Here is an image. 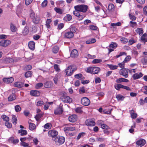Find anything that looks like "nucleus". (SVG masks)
I'll list each match as a JSON object with an SVG mask.
<instances>
[{
  "label": "nucleus",
  "mask_w": 147,
  "mask_h": 147,
  "mask_svg": "<svg viewBox=\"0 0 147 147\" xmlns=\"http://www.w3.org/2000/svg\"><path fill=\"white\" fill-rule=\"evenodd\" d=\"M52 125L51 123H47L44 125V128L47 129H50L51 128Z\"/></svg>",
  "instance_id": "a19ab883"
},
{
  "label": "nucleus",
  "mask_w": 147,
  "mask_h": 147,
  "mask_svg": "<svg viewBox=\"0 0 147 147\" xmlns=\"http://www.w3.org/2000/svg\"><path fill=\"white\" fill-rule=\"evenodd\" d=\"M15 109L16 112H18L21 110V108L20 105H17L15 106Z\"/></svg>",
  "instance_id": "6e6d98bb"
},
{
  "label": "nucleus",
  "mask_w": 147,
  "mask_h": 147,
  "mask_svg": "<svg viewBox=\"0 0 147 147\" xmlns=\"http://www.w3.org/2000/svg\"><path fill=\"white\" fill-rule=\"evenodd\" d=\"M135 31L140 36L142 35L144 32L143 29L140 28H138L136 29Z\"/></svg>",
  "instance_id": "bb28decb"
},
{
  "label": "nucleus",
  "mask_w": 147,
  "mask_h": 147,
  "mask_svg": "<svg viewBox=\"0 0 147 147\" xmlns=\"http://www.w3.org/2000/svg\"><path fill=\"white\" fill-rule=\"evenodd\" d=\"M35 43L33 41H30L28 43V47L32 50H34L35 48Z\"/></svg>",
  "instance_id": "393cba45"
},
{
  "label": "nucleus",
  "mask_w": 147,
  "mask_h": 147,
  "mask_svg": "<svg viewBox=\"0 0 147 147\" xmlns=\"http://www.w3.org/2000/svg\"><path fill=\"white\" fill-rule=\"evenodd\" d=\"M115 8L114 5L113 4H110L109 5L108 7V9L110 11H113L114 10Z\"/></svg>",
  "instance_id": "a18cd8bd"
},
{
  "label": "nucleus",
  "mask_w": 147,
  "mask_h": 147,
  "mask_svg": "<svg viewBox=\"0 0 147 147\" xmlns=\"http://www.w3.org/2000/svg\"><path fill=\"white\" fill-rule=\"evenodd\" d=\"M74 8L75 10L79 11L80 12L84 13L87 11L88 6L86 5H79L75 6Z\"/></svg>",
  "instance_id": "7ed1b4c3"
},
{
  "label": "nucleus",
  "mask_w": 147,
  "mask_h": 147,
  "mask_svg": "<svg viewBox=\"0 0 147 147\" xmlns=\"http://www.w3.org/2000/svg\"><path fill=\"white\" fill-rule=\"evenodd\" d=\"M89 28L91 30H97L98 28V27L94 25L90 26H89Z\"/></svg>",
  "instance_id": "69168bd1"
},
{
  "label": "nucleus",
  "mask_w": 147,
  "mask_h": 147,
  "mask_svg": "<svg viewBox=\"0 0 147 147\" xmlns=\"http://www.w3.org/2000/svg\"><path fill=\"white\" fill-rule=\"evenodd\" d=\"M3 82L7 84H9L12 83L14 81V79L13 77L5 78L3 79Z\"/></svg>",
  "instance_id": "ddd939ff"
},
{
  "label": "nucleus",
  "mask_w": 147,
  "mask_h": 147,
  "mask_svg": "<svg viewBox=\"0 0 147 147\" xmlns=\"http://www.w3.org/2000/svg\"><path fill=\"white\" fill-rule=\"evenodd\" d=\"M43 84L42 83H39L37 84L35 86V88L37 89H39L42 86Z\"/></svg>",
  "instance_id": "13d9d810"
},
{
  "label": "nucleus",
  "mask_w": 147,
  "mask_h": 147,
  "mask_svg": "<svg viewBox=\"0 0 147 147\" xmlns=\"http://www.w3.org/2000/svg\"><path fill=\"white\" fill-rule=\"evenodd\" d=\"M52 20L51 19H47L46 22L45 26L48 29H50L51 28V24L52 22Z\"/></svg>",
  "instance_id": "4be33fe9"
},
{
  "label": "nucleus",
  "mask_w": 147,
  "mask_h": 147,
  "mask_svg": "<svg viewBox=\"0 0 147 147\" xmlns=\"http://www.w3.org/2000/svg\"><path fill=\"white\" fill-rule=\"evenodd\" d=\"M1 118L3 119V120L5 121L8 122L9 120V118L5 115H2L1 116Z\"/></svg>",
  "instance_id": "79ce46f5"
},
{
  "label": "nucleus",
  "mask_w": 147,
  "mask_h": 147,
  "mask_svg": "<svg viewBox=\"0 0 147 147\" xmlns=\"http://www.w3.org/2000/svg\"><path fill=\"white\" fill-rule=\"evenodd\" d=\"M54 10L56 12L59 14H61L62 13L63 11L61 9L59 8L55 7L54 8Z\"/></svg>",
  "instance_id": "ea45409f"
},
{
  "label": "nucleus",
  "mask_w": 147,
  "mask_h": 147,
  "mask_svg": "<svg viewBox=\"0 0 147 147\" xmlns=\"http://www.w3.org/2000/svg\"><path fill=\"white\" fill-rule=\"evenodd\" d=\"M32 72L31 71H29L26 72L25 74V76L26 78L31 77L32 75Z\"/></svg>",
  "instance_id": "3c124183"
},
{
  "label": "nucleus",
  "mask_w": 147,
  "mask_h": 147,
  "mask_svg": "<svg viewBox=\"0 0 147 147\" xmlns=\"http://www.w3.org/2000/svg\"><path fill=\"white\" fill-rule=\"evenodd\" d=\"M123 85L119 84H116L114 85L115 88L117 90H119L120 88H122Z\"/></svg>",
  "instance_id": "f704fd0d"
},
{
  "label": "nucleus",
  "mask_w": 147,
  "mask_h": 147,
  "mask_svg": "<svg viewBox=\"0 0 147 147\" xmlns=\"http://www.w3.org/2000/svg\"><path fill=\"white\" fill-rule=\"evenodd\" d=\"M86 71L88 73L96 74L100 71V69L98 67H91L87 68Z\"/></svg>",
  "instance_id": "f03ea898"
},
{
  "label": "nucleus",
  "mask_w": 147,
  "mask_h": 147,
  "mask_svg": "<svg viewBox=\"0 0 147 147\" xmlns=\"http://www.w3.org/2000/svg\"><path fill=\"white\" fill-rule=\"evenodd\" d=\"M116 98L118 100H122L124 97L121 95L118 94L116 96Z\"/></svg>",
  "instance_id": "09e8293b"
},
{
  "label": "nucleus",
  "mask_w": 147,
  "mask_h": 147,
  "mask_svg": "<svg viewBox=\"0 0 147 147\" xmlns=\"http://www.w3.org/2000/svg\"><path fill=\"white\" fill-rule=\"evenodd\" d=\"M77 119V116L75 115H73L70 116L68 118L69 120L71 122H74L76 121Z\"/></svg>",
  "instance_id": "4468645a"
},
{
  "label": "nucleus",
  "mask_w": 147,
  "mask_h": 147,
  "mask_svg": "<svg viewBox=\"0 0 147 147\" xmlns=\"http://www.w3.org/2000/svg\"><path fill=\"white\" fill-rule=\"evenodd\" d=\"M16 98V96L14 94H11L8 97V100L9 101H12Z\"/></svg>",
  "instance_id": "7c9ffc66"
},
{
  "label": "nucleus",
  "mask_w": 147,
  "mask_h": 147,
  "mask_svg": "<svg viewBox=\"0 0 147 147\" xmlns=\"http://www.w3.org/2000/svg\"><path fill=\"white\" fill-rule=\"evenodd\" d=\"M63 112V110L62 107H59L57 108L54 111L55 115H60Z\"/></svg>",
  "instance_id": "a211bd4d"
},
{
  "label": "nucleus",
  "mask_w": 147,
  "mask_h": 147,
  "mask_svg": "<svg viewBox=\"0 0 147 147\" xmlns=\"http://www.w3.org/2000/svg\"><path fill=\"white\" fill-rule=\"evenodd\" d=\"M69 29L70 31L71 32H72L73 34L77 30L76 28L73 25H71L69 28Z\"/></svg>",
  "instance_id": "c756f323"
},
{
  "label": "nucleus",
  "mask_w": 147,
  "mask_h": 147,
  "mask_svg": "<svg viewBox=\"0 0 147 147\" xmlns=\"http://www.w3.org/2000/svg\"><path fill=\"white\" fill-rule=\"evenodd\" d=\"M130 114L131 118L133 119H135L137 117V114L134 113V111L133 110H132L131 111Z\"/></svg>",
  "instance_id": "e433bc0d"
},
{
  "label": "nucleus",
  "mask_w": 147,
  "mask_h": 147,
  "mask_svg": "<svg viewBox=\"0 0 147 147\" xmlns=\"http://www.w3.org/2000/svg\"><path fill=\"white\" fill-rule=\"evenodd\" d=\"M129 81L128 80L123 78H121L117 79L116 80V82L117 83H120L122 82H129Z\"/></svg>",
  "instance_id": "5701e85b"
},
{
  "label": "nucleus",
  "mask_w": 147,
  "mask_h": 147,
  "mask_svg": "<svg viewBox=\"0 0 147 147\" xmlns=\"http://www.w3.org/2000/svg\"><path fill=\"white\" fill-rule=\"evenodd\" d=\"M144 14L147 16V6H145L143 8Z\"/></svg>",
  "instance_id": "774afa93"
},
{
  "label": "nucleus",
  "mask_w": 147,
  "mask_h": 147,
  "mask_svg": "<svg viewBox=\"0 0 147 147\" xmlns=\"http://www.w3.org/2000/svg\"><path fill=\"white\" fill-rule=\"evenodd\" d=\"M30 16L34 23L37 24L40 21L39 17L36 15L32 9L30 10Z\"/></svg>",
  "instance_id": "f257e3e1"
},
{
  "label": "nucleus",
  "mask_w": 147,
  "mask_h": 147,
  "mask_svg": "<svg viewBox=\"0 0 147 147\" xmlns=\"http://www.w3.org/2000/svg\"><path fill=\"white\" fill-rule=\"evenodd\" d=\"M74 36V34L70 31L65 32L64 34V37L68 38H72Z\"/></svg>",
  "instance_id": "2eb2a0df"
},
{
  "label": "nucleus",
  "mask_w": 147,
  "mask_h": 147,
  "mask_svg": "<svg viewBox=\"0 0 147 147\" xmlns=\"http://www.w3.org/2000/svg\"><path fill=\"white\" fill-rule=\"evenodd\" d=\"M135 128V124H134V125L131 126V128L129 129V131L130 133H132L134 131V128Z\"/></svg>",
  "instance_id": "e2e57ef3"
},
{
  "label": "nucleus",
  "mask_w": 147,
  "mask_h": 147,
  "mask_svg": "<svg viewBox=\"0 0 147 147\" xmlns=\"http://www.w3.org/2000/svg\"><path fill=\"white\" fill-rule=\"evenodd\" d=\"M74 77L80 80H83L85 79L84 77L82 75L80 74L75 75Z\"/></svg>",
  "instance_id": "cd10ccee"
},
{
  "label": "nucleus",
  "mask_w": 147,
  "mask_h": 147,
  "mask_svg": "<svg viewBox=\"0 0 147 147\" xmlns=\"http://www.w3.org/2000/svg\"><path fill=\"white\" fill-rule=\"evenodd\" d=\"M36 128V125L35 124L33 123H29V129L31 130H34Z\"/></svg>",
  "instance_id": "58836bf2"
},
{
  "label": "nucleus",
  "mask_w": 147,
  "mask_h": 147,
  "mask_svg": "<svg viewBox=\"0 0 147 147\" xmlns=\"http://www.w3.org/2000/svg\"><path fill=\"white\" fill-rule=\"evenodd\" d=\"M143 57H144L142 60V63L144 64H147V56L145 57L143 56Z\"/></svg>",
  "instance_id": "052dcab7"
},
{
  "label": "nucleus",
  "mask_w": 147,
  "mask_h": 147,
  "mask_svg": "<svg viewBox=\"0 0 147 147\" xmlns=\"http://www.w3.org/2000/svg\"><path fill=\"white\" fill-rule=\"evenodd\" d=\"M76 112L78 113H81L82 112L81 110V108L80 107H79L76 108L75 109Z\"/></svg>",
  "instance_id": "0e129e2a"
},
{
  "label": "nucleus",
  "mask_w": 147,
  "mask_h": 147,
  "mask_svg": "<svg viewBox=\"0 0 147 147\" xmlns=\"http://www.w3.org/2000/svg\"><path fill=\"white\" fill-rule=\"evenodd\" d=\"M30 94L31 95L38 96H39L40 94V92L38 90H31L30 92Z\"/></svg>",
  "instance_id": "6ab92c4d"
},
{
  "label": "nucleus",
  "mask_w": 147,
  "mask_h": 147,
  "mask_svg": "<svg viewBox=\"0 0 147 147\" xmlns=\"http://www.w3.org/2000/svg\"><path fill=\"white\" fill-rule=\"evenodd\" d=\"M117 46V44L114 42H112L111 44L109 45V47L110 48L113 49H115Z\"/></svg>",
  "instance_id": "4c0bfd02"
},
{
  "label": "nucleus",
  "mask_w": 147,
  "mask_h": 147,
  "mask_svg": "<svg viewBox=\"0 0 147 147\" xmlns=\"http://www.w3.org/2000/svg\"><path fill=\"white\" fill-rule=\"evenodd\" d=\"M19 133H20L21 136H24L26 135L27 134V131L26 130L24 129H20L18 131Z\"/></svg>",
  "instance_id": "473e14b6"
},
{
  "label": "nucleus",
  "mask_w": 147,
  "mask_h": 147,
  "mask_svg": "<svg viewBox=\"0 0 147 147\" xmlns=\"http://www.w3.org/2000/svg\"><path fill=\"white\" fill-rule=\"evenodd\" d=\"M129 16L130 19L132 21H135L136 19V17L132 13H129Z\"/></svg>",
  "instance_id": "49530a36"
},
{
  "label": "nucleus",
  "mask_w": 147,
  "mask_h": 147,
  "mask_svg": "<svg viewBox=\"0 0 147 147\" xmlns=\"http://www.w3.org/2000/svg\"><path fill=\"white\" fill-rule=\"evenodd\" d=\"M120 41L122 43L124 44L126 43L128 41V40L125 37H122L120 39Z\"/></svg>",
  "instance_id": "de8ad7c7"
},
{
  "label": "nucleus",
  "mask_w": 147,
  "mask_h": 147,
  "mask_svg": "<svg viewBox=\"0 0 147 147\" xmlns=\"http://www.w3.org/2000/svg\"><path fill=\"white\" fill-rule=\"evenodd\" d=\"M59 49L58 47L57 46H55L52 49L53 52L55 54L57 53L58 52Z\"/></svg>",
  "instance_id": "c03bdc74"
},
{
  "label": "nucleus",
  "mask_w": 147,
  "mask_h": 147,
  "mask_svg": "<svg viewBox=\"0 0 147 147\" xmlns=\"http://www.w3.org/2000/svg\"><path fill=\"white\" fill-rule=\"evenodd\" d=\"M143 76V74L142 73L140 72L139 74L137 73L134 74L133 75L132 77L134 80H135L140 78L142 77Z\"/></svg>",
  "instance_id": "dca6fc26"
},
{
  "label": "nucleus",
  "mask_w": 147,
  "mask_h": 147,
  "mask_svg": "<svg viewBox=\"0 0 147 147\" xmlns=\"http://www.w3.org/2000/svg\"><path fill=\"white\" fill-rule=\"evenodd\" d=\"M44 102L43 101L40 100L38 101L37 102L36 105L38 107L41 106L42 105H44Z\"/></svg>",
  "instance_id": "680f3d73"
},
{
  "label": "nucleus",
  "mask_w": 147,
  "mask_h": 147,
  "mask_svg": "<svg viewBox=\"0 0 147 147\" xmlns=\"http://www.w3.org/2000/svg\"><path fill=\"white\" fill-rule=\"evenodd\" d=\"M10 28L12 32H15L17 31V29L16 26L12 23L10 24Z\"/></svg>",
  "instance_id": "a878e982"
},
{
  "label": "nucleus",
  "mask_w": 147,
  "mask_h": 147,
  "mask_svg": "<svg viewBox=\"0 0 147 147\" xmlns=\"http://www.w3.org/2000/svg\"><path fill=\"white\" fill-rule=\"evenodd\" d=\"M76 128L72 126L67 125L63 129L64 131L67 132L68 131H72L75 130Z\"/></svg>",
  "instance_id": "9d476101"
},
{
  "label": "nucleus",
  "mask_w": 147,
  "mask_h": 147,
  "mask_svg": "<svg viewBox=\"0 0 147 147\" xmlns=\"http://www.w3.org/2000/svg\"><path fill=\"white\" fill-rule=\"evenodd\" d=\"M81 103L84 105L88 106L90 104V100L88 98L83 97L81 99Z\"/></svg>",
  "instance_id": "0eeeda50"
},
{
  "label": "nucleus",
  "mask_w": 147,
  "mask_h": 147,
  "mask_svg": "<svg viewBox=\"0 0 147 147\" xmlns=\"http://www.w3.org/2000/svg\"><path fill=\"white\" fill-rule=\"evenodd\" d=\"M24 85V83L22 82H15L13 84V86L14 87L18 88H21L23 87Z\"/></svg>",
  "instance_id": "f3484780"
},
{
  "label": "nucleus",
  "mask_w": 147,
  "mask_h": 147,
  "mask_svg": "<svg viewBox=\"0 0 147 147\" xmlns=\"http://www.w3.org/2000/svg\"><path fill=\"white\" fill-rule=\"evenodd\" d=\"M141 40L144 42H147V34H144L141 36Z\"/></svg>",
  "instance_id": "c85d7f7f"
},
{
  "label": "nucleus",
  "mask_w": 147,
  "mask_h": 147,
  "mask_svg": "<svg viewBox=\"0 0 147 147\" xmlns=\"http://www.w3.org/2000/svg\"><path fill=\"white\" fill-rule=\"evenodd\" d=\"M56 143L58 145H60L63 144L65 142V138L64 137L61 136L57 137L55 140Z\"/></svg>",
  "instance_id": "423d86ee"
},
{
  "label": "nucleus",
  "mask_w": 147,
  "mask_h": 147,
  "mask_svg": "<svg viewBox=\"0 0 147 147\" xmlns=\"http://www.w3.org/2000/svg\"><path fill=\"white\" fill-rule=\"evenodd\" d=\"M29 32V30L27 28H24L22 31V34L23 35H25L28 34Z\"/></svg>",
  "instance_id": "864d4df0"
},
{
  "label": "nucleus",
  "mask_w": 147,
  "mask_h": 147,
  "mask_svg": "<svg viewBox=\"0 0 147 147\" xmlns=\"http://www.w3.org/2000/svg\"><path fill=\"white\" fill-rule=\"evenodd\" d=\"M102 60L100 59H95L92 61V63L93 64L98 63H101Z\"/></svg>",
  "instance_id": "37998d69"
},
{
  "label": "nucleus",
  "mask_w": 147,
  "mask_h": 147,
  "mask_svg": "<svg viewBox=\"0 0 147 147\" xmlns=\"http://www.w3.org/2000/svg\"><path fill=\"white\" fill-rule=\"evenodd\" d=\"M43 115V113H39L37 114L36 116L35 117V118L37 121H38L40 118Z\"/></svg>",
  "instance_id": "2f4dec72"
},
{
  "label": "nucleus",
  "mask_w": 147,
  "mask_h": 147,
  "mask_svg": "<svg viewBox=\"0 0 147 147\" xmlns=\"http://www.w3.org/2000/svg\"><path fill=\"white\" fill-rule=\"evenodd\" d=\"M44 86L46 88H50L53 85V83L51 81H48L44 84Z\"/></svg>",
  "instance_id": "aec40b11"
},
{
  "label": "nucleus",
  "mask_w": 147,
  "mask_h": 147,
  "mask_svg": "<svg viewBox=\"0 0 147 147\" xmlns=\"http://www.w3.org/2000/svg\"><path fill=\"white\" fill-rule=\"evenodd\" d=\"M64 18L66 20V21L67 20L69 21L71 20L72 18V17L71 15L69 14H68Z\"/></svg>",
  "instance_id": "603ef678"
},
{
  "label": "nucleus",
  "mask_w": 147,
  "mask_h": 147,
  "mask_svg": "<svg viewBox=\"0 0 147 147\" xmlns=\"http://www.w3.org/2000/svg\"><path fill=\"white\" fill-rule=\"evenodd\" d=\"M5 61L7 63H11L13 62L14 60L13 59L10 57H7L5 59Z\"/></svg>",
  "instance_id": "c9c22d12"
},
{
  "label": "nucleus",
  "mask_w": 147,
  "mask_h": 147,
  "mask_svg": "<svg viewBox=\"0 0 147 147\" xmlns=\"http://www.w3.org/2000/svg\"><path fill=\"white\" fill-rule=\"evenodd\" d=\"M76 68H75L72 69V66L71 65L69 66L65 70L66 75L68 76H71L74 71L76 70Z\"/></svg>",
  "instance_id": "39448f33"
},
{
  "label": "nucleus",
  "mask_w": 147,
  "mask_h": 147,
  "mask_svg": "<svg viewBox=\"0 0 147 147\" xmlns=\"http://www.w3.org/2000/svg\"><path fill=\"white\" fill-rule=\"evenodd\" d=\"M96 40L95 38H93L86 41V43L88 44H91L95 43Z\"/></svg>",
  "instance_id": "72a5a7b5"
},
{
  "label": "nucleus",
  "mask_w": 147,
  "mask_h": 147,
  "mask_svg": "<svg viewBox=\"0 0 147 147\" xmlns=\"http://www.w3.org/2000/svg\"><path fill=\"white\" fill-rule=\"evenodd\" d=\"M78 52L76 49H74L71 51V56L73 57H76L78 55Z\"/></svg>",
  "instance_id": "b1692460"
},
{
  "label": "nucleus",
  "mask_w": 147,
  "mask_h": 147,
  "mask_svg": "<svg viewBox=\"0 0 147 147\" xmlns=\"http://www.w3.org/2000/svg\"><path fill=\"white\" fill-rule=\"evenodd\" d=\"M48 134L49 137L55 138L58 134V132L55 130H50L48 132Z\"/></svg>",
  "instance_id": "1a4fd4ad"
},
{
  "label": "nucleus",
  "mask_w": 147,
  "mask_h": 147,
  "mask_svg": "<svg viewBox=\"0 0 147 147\" xmlns=\"http://www.w3.org/2000/svg\"><path fill=\"white\" fill-rule=\"evenodd\" d=\"M110 68L112 70L115 69H117L118 67V66L115 65H110L109 66Z\"/></svg>",
  "instance_id": "338daca9"
},
{
  "label": "nucleus",
  "mask_w": 147,
  "mask_h": 147,
  "mask_svg": "<svg viewBox=\"0 0 147 147\" xmlns=\"http://www.w3.org/2000/svg\"><path fill=\"white\" fill-rule=\"evenodd\" d=\"M101 127L102 129H107L109 128V127L107 125L103 123L101 124Z\"/></svg>",
  "instance_id": "bf43d9fd"
},
{
  "label": "nucleus",
  "mask_w": 147,
  "mask_h": 147,
  "mask_svg": "<svg viewBox=\"0 0 147 147\" xmlns=\"http://www.w3.org/2000/svg\"><path fill=\"white\" fill-rule=\"evenodd\" d=\"M136 42V40H134V39L132 38L128 41L129 45H131L134 43H135Z\"/></svg>",
  "instance_id": "4d7b16f0"
},
{
  "label": "nucleus",
  "mask_w": 147,
  "mask_h": 147,
  "mask_svg": "<svg viewBox=\"0 0 147 147\" xmlns=\"http://www.w3.org/2000/svg\"><path fill=\"white\" fill-rule=\"evenodd\" d=\"M60 98L63 102L65 103H71L72 101L71 98L69 96L65 95L64 93H63Z\"/></svg>",
  "instance_id": "20e7f679"
},
{
  "label": "nucleus",
  "mask_w": 147,
  "mask_h": 147,
  "mask_svg": "<svg viewBox=\"0 0 147 147\" xmlns=\"http://www.w3.org/2000/svg\"><path fill=\"white\" fill-rule=\"evenodd\" d=\"M10 42V41L8 40H2L0 42V45L1 46L5 47L8 45Z\"/></svg>",
  "instance_id": "f8f14e48"
},
{
  "label": "nucleus",
  "mask_w": 147,
  "mask_h": 147,
  "mask_svg": "<svg viewBox=\"0 0 147 147\" xmlns=\"http://www.w3.org/2000/svg\"><path fill=\"white\" fill-rule=\"evenodd\" d=\"M86 125L91 126H94L95 125V122L92 120H88L86 121Z\"/></svg>",
  "instance_id": "412c9836"
},
{
  "label": "nucleus",
  "mask_w": 147,
  "mask_h": 147,
  "mask_svg": "<svg viewBox=\"0 0 147 147\" xmlns=\"http://www.w3.org/2000/svg\"><path fill=\"white\" fill-rule=\"evenodd\" d=\"M130 26L132 28H134L136 27L137 26V23L136 22H134L132 21H130L129 23Z\"/></svg>",
  "instance_id": "8fccbe9b"
},
{
  "label": "nucleus",
  "mask_w": 147,
  "mask_h": 147,
  "mask_svg": "<svg viewBox=\"0 0 147 147\" xmlns=\"http://www.w3.org/2000/svg\"><path fill=\"white\" fill-rule=\"evenodd\" d=\"M119 74L123 76L125 78H127L128 76V71L125 69H121L120 71Z\"/></svg>",
  "instance_id": "9b49d317"
},
{
  "label": "nucleus",
  "mask_w": 147,
  "mask_h": 147,
  "mask_svg": "<svg viewBox=\"0 0 147 147\" xmlns=\"http://www.w3.org/2000/svg\"><path fill=\"white\" fill-rule=\"evenodd\" d=\"M146 143V141L144 139L140 138L136 142V144L138 146L142 147L144 146Z\"/></svg>",
  "instance_id": "6e6552de"
},
{
  "label": "nucleus",
  "mask_w": 147,
  "mask_h": 147,
  "mask_svg": "<svg viewBox=\"0 0 147 147\" xmlns=\"http://www.w3.org/2000/svg\"><path fill=\"white\" fill-rule=\"evenodd\" d=\"M105 140L104 138L97 137L96 139V141L103 142L105 141Z\"/></svg>",
  "instance_id": "5fc2aeb1"
}]
</instances>
